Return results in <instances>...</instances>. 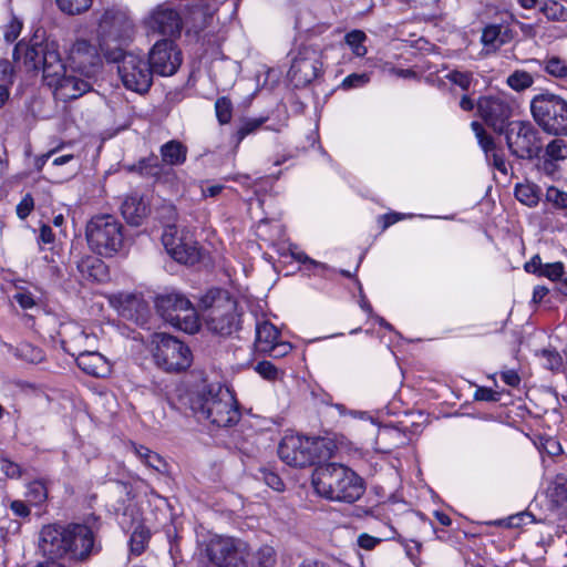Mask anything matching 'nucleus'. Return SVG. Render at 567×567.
Masks as SVG:
<instances>
[{
    "mask_svg": "<svg viewBox=\"0 0 567 567\" xmlns=\"http://www.w3.org/2000/svg\"><path fill=\"white\" fill-rule=\"evenodd\" d=\"M12 58L14 63L21 62L27 71H42L43 83L52 90L55 100H75L90 89L87 82L68 74L55 41H19L13 49Z\"/></svg>",
    "mask_w": 567,
    "mask_h": 567,
    "instance_id": "obj_1",
    "label": "nucleus"
},
{
    "mask_svg": "<svg viewBox=\"0 0 567 567\" xmlns=\"http://www.w3.org/2000/svg\"><path fill=\"white\" fill-rule=\"evenodd\" d=\"M133 35L134 24L126 11L109 10V40L112 39L118 43L114 49L109 48V73L115 70L126 90L144 94L153 84L152 70L143 56L122 48L132 40Z\"/></svg>",
    "mask_w": 567,
    "mask_h": 567,
    "instance_id": "obj_2",
    "label": "nucleus"
},
{
    "mask_svg": "<svg viewBox=\"0 0 567 567\" xmlns=\"http://www.w3.org/2000/svg\"><path fill=\"white\" fill-rule=\"evenodd\" d=\"M93 544L91 529L80 524L68 527L56 524L45 525L39 537V549L51 561L63 557L83 560L91 553Z\"/></svg>",
    "mask_w": 567,
    "mask_h": 567,
    "instance_id": "obj_3",
    "label": "nucleus"
},
{
    "mask_svg": "<svg viewBox=\"0 0 567 567\" xmlns=\"http://www.w3.org/2000/svg\"><path fill=\"white\" fill-rule=\"evenodd\" d=\"M316 493L332 502L352 504L364 493L363 480L350 467L340 463H321L311 475Z\"/></svg>",
    "mask_w": 567,
    "mask_h": 567,
    "instance_id": "obj_4",
    "label": "nucleus"
},
{
    "mask_svg": "<svg viewBox=\"0 0 567 567\" xmlns=\"http://www.w3.org/2000/svg\"><path fill=\"white\" fill-rule=\"evenodd\" d=\"M190 409L199 422L215 427H230L240 420L237 402L220 384H207L193 394Z\"/></svg>",
    "mask_w": 567,
    "mask_h": 567,
    "instance_id": "obj_5",
    "label": "nucleus"
},
{
    "mask_svg": "<svg viewBox=\"0 0 567 567\" xmlns=\"http://www.w3.org/2000/svg\"><path fill=\"white\" fill-rule=\"evenodd\" d=\"M334 447L323 437L286 435L279 443L278 455L289 466L306 467L330 458Z\"/></svg>",
    "mask_w": 567,
    "mask_h": 567,
    "instance_id": "obj_6",
    "label": "nucleus"
},
{
    "mask_svg": "<svg viewBox=\"0 0 567 567\" xmlns=\"http://www.w3.org/2000/svg\"><path fill=\"white\" fill-rule=\"evenodd\" d=\"M207 329L215 334L228 337L240 329L237 301L221 290L209 291L202 300Z\"/></svg>",
    "mask_w": 567,
    "mask_h": 567,
    "instance_id": "obj_7",
    "label": "nucleus"
},
{
    "mask_svg": "<svg viewBox=\"0 0 567 567\" xmlns=\"http://www.w3.org/2000/svg\"><path fill=\"white\" fill-rule=\"evenodd\" d=\"M530 112L536 124L547 134L567 135V100L560 95L544 92L530 101Z\"/></svg>",
    "mask_w": 567,
    "mask_h": 567,
    "instance_id": "obj_8",
    "label": "nucleus"
},
{
    "mask_svg": "<svg viewBox=\"0 0 567 567\" xmlns=\"http://www.w3.org/2000/svg\"><path fill=\"white\" fill-rule=\"evenodd\" d=\"M154 306L157 315L171 326L187 333H195L198 330L196 310L184 295L179 292L157 295Z\"/></svg>",
    "mask_w": 567,
    "mask_h": 567,
    "instance_id": "obj_9",
    "label": "nucleus"
},
{
    "mask_svg": "<svg viewBox=\"0 0 567 567\" xmlns=\"http://www.w3.org/2000/svg\"><path fill=\"white\" fill-rule=\"evenodd\" d=\"M203 554L213 567H247L250 549L240 538L214 535L203 544Z\"/></svg>",
    "mask_w": 567,
    "mask_h": 567,
    "instance_id": "obj_10",
    "label": "nucleus"
},
{
    "mask_svg": "<svg viewBox=\"0 0 567 567\" xmlns=\"http://www.w3.org/2000/svg\"><path fill=\"white\" fill-rule=\"evenodd\" d=\"M151 351L157 367L166 372H179L192 363L190 349L181 340L166 333H154Z\"/></svg>",
    "mask_w": 567,
    "mask_h": 567,
    "instance_id": "obj_11",
    "label": "nucleus"
},
{
    "mask_svg": "<svg viewBox=\"0 0 567 567\" xmlns=\"http://www.w3.org/2000/svg\"><path fill=\"white\" fill-rule=\"evenodd\" d=\"M511 154L520 159H534L543 152L538 128L529 121H512L504 132Z\"/></svg>",
    "mask_w": 567,
    "mask_h": 567,
    "instance_id": "obj_12",
    "label": "nucleus"
},
{
    "mask_svg": "<svg viewBox=\"0 0 567 567\" xmlns=\"http://www.w3.org/2000/svg\"><path fill=\"white\" fill-rule=\"evenodd\" d=\"M147 63L152 75L171 76L177 72L182 64V52L174 40H157L150 49Z\"/></svg>",
    "mask_w": 567,
    "mask_h": 567,
    "instance_id": "obj_13",
    "label": "nucleus"
},
{
    "mask_svg": "<svg viewBox=\"0 0 567 567\" xmlns=\"http://www.w3.org/2000/svg\"><path fill=\"white\" fill-rule=\"evenodd\" d=\"M144 25L148 33L161 34L166 39L179 38L183 30V19L177 9L171 3L164 2L152 9L144 19Z\"/></svg>",
    "mask_w": 567,
    "mask_h": 567,
    "instance_id": "obj_14",
    "label": "nucleus"
},
{
    "mask_svg": "<svg viewBox=\"0 0 567 567\" xmlns=\"http://www.w3.org/2000/svg\"><path fill=\"white\" fill-rule=\"evenodd\" d=\"M477 113L495 133L504 134L513 115L511 102L501 95L482 96L477 101Z\"/></svg>",
    "mask_w": 567,
    "mask_h": 567,
    "instance_id": "obj_15",
    "label": "nucleus"
},
{
    "mask_svg": "<svg viewBox=\"0 0 567 567\" xmlns=\"http://www.w3.org/2000/svg\"><path fill=\"white\" fill-rule=\"evenodd\" d=\"M109 303L123 319L150 329L151 310L148 303L142 297L134 293H118L109 296Z\"/></svg>",
    "mask_w": 567,
    "mask_h": 567,
    "instance_id": "obj_16",
    "label": "nucleus"
},
{
    "mask_svg": "<svg viewBox=\"0 0 567 567\" xmlns=\"http://www.w3.org/2000/svg\"><path fill=\"white\" fill-rule=\"evenodd\" d=\"M162 243L166 251L177 262L193 265L199 259V250L194 241L178 236L176 225H167L162 234Z\"/></svg>",
    "mask_w": 567,
    "mask_h": 567,
    "instance_id": "obj_17",
    "label": "nucleus"
},
{
    "mask_svg": "<svg viewBox=\"0 0 567 567\" xmlns=\"http://www.w3.org/2000/svg\"><path fill=\"white\" fill-rule=\"evenodd\" d=\"M320 65L315 52H300L292 60L288 75L296 85H307L318 76Z\"/></svg>",
    "mask_w": 567,
    "mask_h": 567,
    "instance_id": "obj_18",
    "label": "nucleus"
},
{
    "mask_svg": "<svg viewBox=\"0 0 567 567\" xmlns=\"http://www.w3.org/2000/svg\"><path fill=\"white\" fill-rule=\"evenodd\" d=\"M121 210L127 223L138 226L150 215L151 203L144 195L132 193L124 199Z\"/></svg>",
    "mask_w": 567,
    "mask_h": 567,
    "instance_id": "obj_19",
    "label": "nucleus"
},
{
    "mask_svg": "<svg viewBox=\"0 0 567 567\" xmlns=\"http://www.w3.org/2000/svg\"><path fill=\"white\" fill-rule=\"evenodd\" d=\"M85 236L90 249L99 256L106 250V215L92 217L86 225Z\"/></svg>",
    "mask_w": 567,
    "mask_h": 567,
    "instance_id": "obj_20",
    "label": "nucleus"
},
{
    "mask_svg": "<svg viewBox=\"0 0 567 567\" xmlns=\"http://www.w3.org/2000/svg\"><path fill=\"white\" fill-rule=\"evenodd\" d=\"M127 169L137 173L142 177L154 178L155 181H167L169 176L174 175L173 169L162 164L154 154L141 158L136 164L128 166Z\"/></svg>",
    "mask_w": 567,
    "mask_h": 567,
    "instance_id": "obj_21",
    "label": "nucleus"
},
{
    "mask_svg": "<svg viewBox=\"0 0 567 567\" xmlns=\"http://www.w3.org/2000/svg\"><path fill=\"white\" fill-rule=\"evenodd\" d=\"M513 38L514 31L511 28L502 24H487L482 31L481 42L487 53H495Z\"/></svg>",
    "mask_w": 567,
    "mask_h": 567,
    "instance_id": "obj_22",
    "label": "nucleus"
},
{
    "mask_svg": "<svg viewBox=\"0 0 567 567\" xmlns=\"http://www.w3.org/2000/svg\"><path fill=\"white\" fill-rule=\"evenodd\" d=\"M113 488H115L120 494H124L126 499L121 501V505L114 508V515L116 516V520L122 529H128L132 527L134 522V508L131 503V485L116 481L113 484Z\"/></svg>",
    "mask_w": 567,
    "mask_h": 567,
    "instance_id": "obj_23",
    "label": "nucleus"
},
{
    "mask_svg": "<svg viewBox=\"0 0 567 567\" xmlns=\"http://www.w3.org/2000/svg\"><path fill=\"white\" fill-rule=\"evenodd\" d=\"M78 367L95 378H104L106 374V359L97 351H83L76 359Z\"/></svg>",
    "mask_w": 567,
    "mask_h": 567,
    "instance_id": "obj_24",
    "label": "nucleus"
},
{
    "mask_svg": "<svg viewBox=\"0 0 567 567\" xmlns=\"http://www.w3.org/2000/svg\"><path fill=\"white\" fill-rule=\"evenodd\" d=\"M187 146L177 140H171L164 143L159 148L162 164L169 166H179L186 162Z\"/></svg>",
    "mask_w": 567,
    "mask_h": 567,
    "instance_id": "obj_25",
    "label": "nucleus"
},
{
    "mask_svg": "<svg viewBox=\"0 0 567 567\" xmlns=\"http://www.w3.org/2000/svg\"><path fill=\"white\" fill-rule=\"evenodd\" d=\"M279 330L269 321L258 322L256 324L255 347L258 352L270 351L271 346L279 339Z\"/></svg>",
    "mask_w": 567,
    "mask_h": 567,
    "instance_id": "obj_26",
    "label": "nucleus"
},
{
    "mask_svg": "<svg viewBox=\"0 0 567 567\" xmlns=\"http://www.w3.org/2000/svg\"><path fill=\"white\" fill-rule=\"evenodd\" d=\"M267 121V116L241 118L237 130L231 135L235 145L238 146L246 136L256 133Z\"/></svg>",
    "mask_w": 567,
    "mask_h": 567,
    "instance_id": "obj_27",
    "label": "nucleus"
},
{
    "mask_svg": "<svg viewBox=\"0 0 567 567\" xmlns=\"http://www.w3.org/2000/svg\"><path fill=\"white\" fill-rule=\"evenodd\" d=\"M103 256H91L81 264V271L86 274L93 281H103L106 277V264L102 259Z\"/></svg>",
    "mask_w": 567,
    "mask_h": 567,
    "instance_id": "obj_28",
    "label": "nucleus"
},
{
    "mask_svg": "<svg viewBox=\"0 0 567 567\" xmlns=\"http://www.w3.org/2000/svg\"><path fill=\"white\" fill-rule=\"evenodd\" d=\"M515 197L528 207H535L540 199V188L535 184H517Z\"/></svg>",
    "mask_w": 567,
    "mask_h": 567,
    "instance_id": "obj_29",
    "label": "nucleus"
},
{
    "mask_svg": "<svg viewBox=\"0 0 567 567\" xmlns=\"http://www.w3.org/2000/svg\"><path fill=\"white\" fill-rule=\"evenodd\" d=\"M151 533L147 528L142 525H138L134 528L131 537H130V553L134 556L142 555L150 542Z\"/></svg>",
    "mask_w": 567,
    "mask_h": 567,
    "instance_id": "obj_30",
    "label": "nucleus"
},
{
    "mask_svg": "<svg viewBox=\"0 0 567 567\" xmlns=\"http://www.w3.org/2000/svg\"><path fill=\"white\" fill-rule=\"evenodd\" d=\"M548 495L557 506H564L567 503V478L557 476L548 487Z\"/></svg>",
    "mask_w": 567,
    "mask_h": 567,
    "instance_id": "obj_31",
    "label": "nucleus"
},
{
    "mask_svg": "<svg viewBox=\"0 0 567 567\" xmlns=\"http://www.w3.org/2000/svg\"><path fill=\"white\" fill-rule=\"evenodd\" d=\"M16 358L29 363H40L44 359L42 349L30 343H20L17 347Z\"/></svg>",
    "mask_w": 567,
    "mask_h": 567,
    "instance_id": "obj_32",
    "label": "nucleus"
},
{
    "mask_svg": "<svg viewBox=\"0 0 567 567\" xmlns=\"http://www.w3.org/2000/svg\"><path fill=\"white\" fill-rule=\"evenodd\" d=\"M58 8L70 16L81 14L87 11L93 0H55Z\"/></svg>",
    "mask_w": 567,
    "mask_h": 567,
    "instance_id": "obj_33",
    "label": "nucleus"
},
{
    "mask_svg": "<svg viewBox=\"0 0 567 567\" xmlns=\"http://www.w3.org/2000/svg\"><path fill=\"white\" fill-rule=\"evenodd\" d=\"M276 550L268 545L261 546L252 556V567H275Z\"/></svg>",
    "mask_w": 567,
    "mask_h": 567,
    "instance_id": "obj_34",
    "label": "nucleus"
},
{
    "mask_svg": "<svg viewBox=\"0 0 567 567\" xmlns=\"http://www.w3.org/2000/svg\"><path fill=\"white\" fill-rule=\"evenodd\" d=\"M543 156L550 159L563 162L567 158V144L560 138L550 141L545 148H543Z\"/></svg>",
    "mask_w": 567,
    "mask_h": 567,
    "instance_id": "obj_35",
    "label": "nucleus"
},
{
    "mask_svg": "<svg viewBox=\"0 0 567 567\" xmlns=\"http://www.w3.org/2000/svg\"><path fill=\"white\" fill-rule=\"evenodd\" d=\"M365 40L367 35L361 30H352L344 35L346 43L357 56H364L367 54V48L363 44Z\"/></svg>",
    "mask_w": 567,
    "mask_h": 567,
    "instance_id": "obj_36",
    "label": "nucleus"
},
{
    "mask_svg": "<svg viewBox=\"0 0 567 567\" xmlns=\"http://www.w3.org/2000/svg\"><path fill=\"white\" fill-rule=\"evenodd\" d=\"M122 225L109 220V257L111 252H120L124 247V237L122 235Z\"/></svg>",
    "mask_w": 567,
    "mask_h": 567,
    "instance_id": "obj_37",
    "label": "nucleus"
},
{
    "mask_svg": "<svg viewBox=\"0 0 567 567\" xmlns=\"http://www.w3.org/2000/svg\"><path fill=\"white\" fill-rule=\"evenodd\" d=\"M534 79L526 71H515L507 78V84L515 91H523L533 85Z\"/></svg>",
    "mask_w": 567,
    "mask_h": 567,
    "instance_id": "obj_38",
    "label": "nucleus"
},
{
    "mask_svg": "<svg viewBox=\"0 0 567 567\" xmlns=\"http://www.w3.org/2000/svg\"><path fill=\"white\" fill-rule=\"evenodd\" d=\"M215 111L218 122L228 124L233 116V103L227 96L218 97L215 102Z\"/></svg>",
    "mask_w": 567,
    "mask_h": 567,
    "instance_id": "obj_39",
    "label": "nucleus"
},
{
    "mask_svg": "<svg viewBox=\"0 0 567 567\" xmlns=\"http://www.w3.org/2000/svg\"><path fill=\"white\" fill-rule=\"evenodd\" d=\"M545 71L555 78H567V63L559 56H551L544 61Z\"/></svg>",
    "mask_w": 567,
    "mask_h": 567,
    "instance_id": "obj_40",
    "label": "nucleus"
},
{
    "mask_svg": "<svg viewBox=\"0 0 567 567\" xmlns=\"http://www.w3.org/2000/svg\"><path fill=\"white\" fill-rule=\"evenodd\" d=\"M27 497L34 505L43 503L48 497V489L42 481H33L28 485Z\"/></svg>",
    "mask_w": 567,
    "mask_h": 567,
    "instance_id": "obj_41",
    "label": "nucleus"
},
{
    "mask_svg": "<svg viewBox=\"0 0 567 567\" xmlns=\"http://www.w3.org/2000/svg\"><path fill=\"white\" fill-rule=\"evenodd\" d=\"M536 158H537L536 167L540 173H543L551 178H556L560 175L559 162L550 159L548 157H545L540 154Z\"/></svg>",
    "mask_w": 567,
    "mask_h": 567,
    "instance_id": "obj_42",
    "label": "nucleus"
},
{
    "mask_svg": "<svg viewBox=\"0 0 567 567\" xmlns=\"http://www.w3.org/2000/svg\"><path fill=\"white\" fill-rule=\"evenodd\" d=\"M542 12L550 21H566L567 20V10L564 8L563 4H560L556 1H550L548 3H545V6L542 8Z\"/></svg>",
    "mask_w": 567,
    "mask_h": 567,
    "instance_id": "obj_43",
    "label": "nucleus"
},
{
    "mask_svg": "<svg viewBox=\"0 0 567 567\" xmlns=\"http://www.w3.org/2000/svg\"><path fill=\"white\" fill-rule=\"evenodd\" d=\"M445 79L463 91H468L473 82V74L471 72L453 70L445 75Z\"/></svg>",
    "mask_w": 567,
    "mask_h": 567,
    "instance_id": "obj_44",
    "label": "nucleus"
},
{
    "mask_svg": "<svg viewBox=\"0 0 567 567\" xmlns=\"http://www.w3.org/2000/svg\"><path fill=\"white\" fill-rule=\"evenodd\" d=\"M546 200L550 203L555 208L565 209L567 208V193L560 190L555 186H550L546 190Z\"/></svg>",
    "mask_w": 567,
    "mask_h": 567,
    "instance_id": "obj_45",
    "label": "nucleus"
},
{
    "mask_svg": "<svg viewBox=\"0 0 567 567\" xmlns=\"http://www.w3.org/2000/svg\"><path fill=\"white\" fill-rule=\"evenodd\" d=\"M542 357L545 360L544 365L551 371H557L563 367V358L555 349L542 350Z\"/></svg>",
    "mask_w": 567,
    "mask_h": 567,
    "instance_id": "obj_46",
    "label": "nucleus"
},
{
    "mask_svg": "<svg viewBox=\"0 0 567 567\" xmlns=\"http://www.w3.org/2000/svg\"><path fill=\"white\" fill-rule=\"evenodd\" d=\"M565 275L564 264L560 261L545 264L539 276L547 277L551 281H558Z\"/></svg>",
    "mask_w": 567,
    "mask_h": 567,
    "instance_id": "obj_47",
    "label": "nucleus"
},
{
    "mask_svg": "<svg viewBox=\"0 0 567 567\" xmlns=\"http://www.w3.org/2000/svg\"><path fill=\"white\" fill-rule=\"evenodd\" d=\"M255 371L268 381H274L278 378L279 370L270 361H260L255 365Z\"/></svg>",
    "mask_w": 567,
    "mask_h": 567,
    "instance_id": "obj_48",
    "label": "nucleus"
},
{
    "mask_svg": "<svg viewBox=\"0 0 567 567\" xmlns=\"http://www.w3.org/2000/svg\"><path fill=\"white\" fill-rule=\"evenodd\" d=\"M370 76L368 73H352L346 76L342 81V87L354 89L364 86L369 83Z\"/></svg>",
    "mask_w": 567,
    "mask_h": 567,
    "instance_id": "obj_49",
    "label": "nucleus"
},
{
    "mask_svg": "<svg viewBox=\"0 0 567 567\" xmlns=\"http://www.w3.org/2000/svg\"><path fill=\"white\" fill-rule=\"evenodd\" d=\"M501 394L498 392L486 386H478L474 393V399L476 401L497 402Z\"/></svg>",
    "mask_w": 567,
    "mask_h": 567,
    "instance_id": "obj_50",
    "label": "nucleus"
},
{
    "mask_svg": "<svg viewBox=\"0 0 567 567\" xmlns=\"http://www.w3.org/2000/svg\"><path fill=\"white\" fill-rule=\"evenodd\" d=\"M34 208V200L30 194H27L17 205V215L20 219H25Z\"/></svg>",
    "mask_w": 567,
    "mask_h": 567,
    "instance_id": "obj_51",
    "label": "nucleus"
},
{
    "mask_svg": "<svg viewBox=\"0 0 567 567\" xmlns=\"http://www.w3.org/2000/svg\"><path fill=\"white\" fill-rule=\"evenodd\" d=\"M0 468L9 478H19L21 476L20 465L8 458H1Z\"/></svg>",
    "mask_w": 567,
    "mask_h": 567,
    "instance_id": "obj_52",
    "label": "nucleus"
},
{
    "mask_svg": "<svg viewBox=\"0 0 567 567\" xmlns=\"http://www.w3.org/2000/svg\"><path fill=\"white\" fill-rule=\"evenodd\" d=\"M292 347L289 342L279 341V339L271 346L270 351H265V354H268L272 358H282L287 355L291 351Z\"/></svg>",
    "mask_w": 567,
    "mask_h": 567,
    "instance_id": "obj_53",
    "label": "nucleus"
},
{
    "mask_svg": "<svg viewBox=\"0 0 567 567\" xmlns=\"http://www.w3.org/2000/svg\"><path fill=\"white\" fill-rule=\"evenodd\" d=\"M148 467L155 470L158 473H165L167 472V463L166 461L156 452H152L151 455H148L147 462L145 463Z\"/></svg>",
    "mask_w": 567,
    "mask_h": 567,
    "instance_id": "obj_54",
    "label": "nucleus"
},
{
    "mask_svg": "<svg viewBox=\"0 0 567 567\" xmlns=\"http://www.w3.org/2000/svg\"><path fill=\"white\" fill-rule=\"evenodd\" d=\"M22 30V23L17 20L12 19L10 23L6 27L4 31V40L7 42H13L18 39Z\"/></svg>",
    "mask_w": 567,
    "mask_h": 567,
    "instance_id": "obj_55",
    "label": "nucleus"
},
{
    "mask_svg": "<svg viewBox=\"0 0 567 567\" xmlns=\"http://www.w3.org/2000/svg\"><path fill=\"white\" fill-rule=\"evenodd\" d=\"M381 542L382 538L371 536L367 533L360 534L357 539L359 547L365 550L374 549Z\"/></svg>",
    "mask_w": 567,
    "mask_h": 567,
    "instance_id": "obj_56",
    "label": "nucleus"
},
{
    "mask_svg": "<svg viewBox=\"0 0 567 567\" xmlns=\"http://www.w3.org/2000/svg\"><path fill=\"white\" fill-rule=\"evenodd\" d=\"M0 78H1V81L6 82L8 84L13 83L14 66L7 59L0 60Z\"/></svg>",
    "mask_w": 567,
    "mask_h": 567,
    "instance_id": "obj_57",
    "label": "nucleus"
},
{
    "mask_svg": "<svg viewBox=\"0 0 567 567\" xmlns=\"http://www.w3.org/2000/svg\"><path fill=\"white\" fill-rule=\"evenodd\" d=\"M166 535L169 542V554L174 560H176L181 556V550L178 547V535L176 533L175 527H169L166 530Z\"/></svg>",
    "mask_w": 567,
    "mask_h": 567,
    "instance_id": "obj_58",
    "label": "nucleus"
},
{
    "mask_svg": "<svg viewBox=\"0 0 567 567\" xmlns=\"http://www.w3.org/2000/svg\"><path fill=\"white\" fill-rule=\"evenodd\" d=\"M262 480L265 483L271 487L275 491H282L284 489V482L276 474L270 471H261Z\"/></svg>",
    "mask_w": 567,
    "mask_h": 567,
    "instance_id": "obj_59",
    "label": "nucleus"
},
{
    "mask_svg": "<svg viewBox=\"0 0 567 567\" xmlns=\"http://www.w3.org/2000/svg\"><path fill=\"white\" fill-rule=\"evenodd\" d=\"M477 142H478L480 146L482 147V150L484 151V153L486 154L487 157L489 156V154H492L493 152L496 151L495 141L487 133L484 134L483 136H481L480 138H477Z\"/></svg>",
    "mask_w": 567,
    "mask_h": 567,
    "instance_id": "obj_60",
    "label": "nucleus"
},
{
    "mask_svg": "<svg viewBox=\"0 0 567 567\" xmlns=\"http://www.w3.org/2000/svg\"><path fill=\"white\" fill-rule=\"evenodd\" d=\"M501 378L504 383L509 386L517 388L520 383V378L515 370H505L501 372Z\"/></svg>",
    "mask_w": 567,
    "mask_h": 567,
    "instance_id": "obj_61",
    "label": "nucleus"
},
{
    "mask_svg": "<svg viewBox=\"0 0 567 567\" xmlns=\"http://www.w3.org/2000/svg\"><path fill=\"white\" fill-rule=\"evenodd\" d=\"M10 509L13 512L16 516L19 517H28L30 515V508L28 507V505L19 499L11 502Z\"/></svg>",
    "mask_w": 567,
    "mask_h": 567,
    "instance_id": "obj_62",
    "label": "nucleus"
},
{
    "mask_svg": "<svg viewBox=\"0 0 567 567\" xmlns=\"http://www.w3.org/2000/svg\"><path fill=\"white\" fill-rule=\"evenodd\" d=\"M55 236L49 225L43 224L39 229V241L42 244H52Z\"/></svg>",
    "mask_w": 567,
    "mask_h": 567,
    "instance_id": "obj_63",
    "label": "nucleus"
},
{
    "mask_svg": "<svg viewBox=\"0 0 567 567\" xmlns=\"http://www.w3.org/2000/svg\"><path fill=\"white\" fill-rule=\"evenodd\" d=\"M543 267H544V265L542 264V259H540L539 255H535L534 257H532V259L529 261H527L524 265V269L527 272L538 274V275L542 271Z\"/></svg>",
    "mask_w": 567,
    "mask_h": 567,
    "instance_id": "obj_64",
    "label": "nucleus"
}]
</instances>
